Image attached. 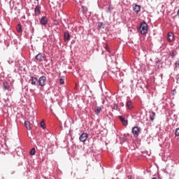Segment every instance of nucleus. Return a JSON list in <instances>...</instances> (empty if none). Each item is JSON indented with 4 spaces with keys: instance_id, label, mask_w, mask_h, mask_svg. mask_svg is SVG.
<instances>
[{
    "instance_id": "obj_1",
    "label": "nucleus",
    "mask_w": 179,
    "mask_h": 179,
    "mask_svg": "<svg viewBox=\"0 0 179 179\" xmlns=\"http://www.w3.org/2000/svg\"><path fill=\"white\" fill-rule=\"evenodd\" d=\"M139 30L141 34H148V24L145 22H142L140 25Z\"/></svg>"
},
{
    "instance_id": "obj_2",
    "label": "nucleus",
    "mask_w": 179,
    "mask_h": 179,
    "mask_svg": "<svg viewBox=\"0 0 179 179\" xmlns=\"http://www.w3.org/2000/svg\"><path fill=\"white\" fill-rule=\"evenodd\" d=\"M38 83L39 84V86H45L47 85V77L46 76H41L39 78L38 80Z\"/></svg>"
},
{
    "instance_id": "obj_3",
    "label": "nucleus",
    "mask_w": 179,
    "mask_h": 179,
    "mask_svg": "<svg viewBox=\"0 0 179 179\" xmlns=\"http://www.w3.org/2000/svg\"><path fill=\"white\" fill-rule=\"evenodd\" d=\"M132 134L134 136H135L136 138H138V136H139V134H141V128L138 127H133Z\"/></svg>"
},
{
    "instance_id": "obj_4",
    "label": "nucleus",
    "mask_w": 179,
    "mask_h": 179,
    "mask_svg": "<svg viewBox=\"0 0 179 179\" xmlns=\"http://www.w3.org/2000/svg\"><path fill=\"white\" fill-rule=\"evenodd\" d=\"M29 83L34 86H37L38 83V79H37L36 77L31 76L29 79Z\"/></svg>"
},
{
    "instance_id": "obj_5",
    "label": "nucleus",
    "mask_w": 179,
    "mask_h": 179,
    "mask_svg": "<svg viewBox=\"0 0 179 179\" xmlns=\"http://www.w3.org/2000/svg\"><path fill=\"white\" fill-rule=\"evenodd\" d=\"M80 142H86L87 139V134L86 133H83L79 138Z\"/></svg>"
},
{
    "instance_id": "obj_6",
    "label": "nucleus",
    "mask_w": 179,
    "mask_h": 179,
    "mask_svg": "<svg viewBox=\"0 0 179 179\" xmlns=\"http://www.w3.org/2000/svg\"><path fill=\"white\" fill-rule=\"evenodd\" d=\"M36 61H38L39 62H41L43 59H44V55L43 53H39L36 56Z\"/></svg>"
},
{
    "instance_id": "obj_7",
    "label": "nucleus",
    "mask_w": 179,
    "mask_h": 179,
    "mask_svg": "<svg viewBox=\"0 0 179 179\" xmlns=\"http://www.w3.org/2000/svg\"><path fill=\"white\" fill-rule=\"evenodd\" d=\"M48 22V20L46 17H42L40 20L41 24H43V26L45 25Z\"/></svg>"
},
{
    "instance_id": "obj_8",
    "label": "nucleus",
    "mask_w": 179,
    "mask_h": 179,
    "mask_svg": "<svg viewBox=\"0 0 179 179\" xmlns=\"http://www.w3.org/2000/svg\"><path fill=\"white\" fill-rule=\"evenodd\" d=\"M133 10L134 12H136V13H138V12L141 11V6L138 5V4H135L133 6Z\"/></svg>"
},
{
    "instance_id": "obj_9",
    "label": "nucleus",
    "mask_w": 179,
    "mask_h": 179,
    "mask_svg": "<svg viewBox=\"0 0 179 179\" xmlns=\"http://www.w3.org/2000/svg\"><path fill=\"white\" fill-rule=\"evenodd\" d=\"M3 87L4 90H10V85L6 82L3 83Z\"/></svg>"
},
{
    "instance_id": "obj_10",
    "label": "nucleus",
    "mask_w": 179,
    "mask_h": 179,
    "mask_svg": "<svg viewBox=\"0 0 179 179\" xmlns=\"http://www.w3.org/2000/svg\"><path fill=\"white\" fill-rule=\"evenodd\" d=\"M94 113L96 115H99V114H100V113H101V107L96 106L94 108Z\"/></svg>"
},
{
    "instance_id": "obj_11",
    "label": "nucleus",
    "mask_w": 179,
    "mask_h": 179,
    "mask_svg": "<svg viewBox=\"0 0 179 179\" xmlns=\"http://www.w3.org/2000/svg\"><path fill=\"white\" fill-rule=\"evenodd\" d=\"M71 40V35L68 32H64V41Z\"/></svg>"
},
{
    "instance_id": "obj_12",
    "label": "nucleus",
    "mask_w": 179,
    "mask_h": 179,
    "mask_svg": "<svg viewBox=\"0 0 179 179\" xmlns=\"http://www.w3.org/2000/svg\"><path fill=\"white\" fill-rule=\"evenodd\" d=\"M119 120L123 124V125H128V120H125L122 116H119Z\"/></svg>"
},
{
    "instance_id": "obj_13",
    "label": "nucleus",
    "mask_w": 179,
    "mask_h": 179,
    "mask_svg": "<svg viewBox=\"0 0 179 179\" xmlns=\"http://www.w3.org/2000/svg\"><path fill=\"white\" fill-rule=\"evenodd\" d=\"M174 40V35H173V33L169 32L168 34V41H173Z\"/></svg>"
},
{
    "instance_id": "obj_14",
    "label": "nucleus",
    "mask_w": 179,
    "mask_h": 179,
    "mask_svg": "<svg viewBox=\"0 0 179 179\" xmlns=\"http://www.w3.org/2000/svg\"><path fill=\"white\" fill-rule=\"evenodd\" d=\"M155 117H156V113L151 112V114L150 115V120L152 122L155 121Z\"/></svg>"
},
{
    "instance_id": "obj_15",
    "label": "nucleus",
    "mask_w": 179,
    "mask_h": 179,
    "mask_svg": "<svg viewBox=\"0 0 179 179\" xmlns=\"http://www.w3.org/2000/svg\"><path fill=\"white\" fill-rule=\"evenodd\" d=\"M24 125H25V128H27V129H31V127H30V122L25 121Z\"/></svg>"
},
{
    "instance_id": "obj_16",
    "label": "nucleus",
    "mask_w": 179,
    "mask_h": 179,
    "mask_svg": "<svg viewBox=\"0 0 179 179\" xmlns=\"http://www.w3.org/2000/svg\"><path fill=\"white\" fill-rule=\"evenodd\" d=\"M127 107L129 110H132V102L131 101L127 102Z\"/></svg>"
},
{
    "instance_id": "obj_17",
    "label": "nucleus",
    "mask_w": 179,
    "mask_h": 179,
    "mask_svg": "<svg viewBox=\"0 0 179 179\" xmlns=\"http://www.w3.org/2000/svg\"><path fill=\"white\" fill-rule=\"evenodd\" d=\"M34 12L36 15H40V6H36Z\"/></svg>"
},
{
    "instance_id": "obj_18",
    "label": "nucleus",
    "mask_w": 179,
    "mask_h": 179,
    "mask_svg": "<svg viewBox=\"0 0 179 179\" xmlns=\"http://www.w3.org/2000/svg\"><path fill=\"white\" fill-rule=\"evenodd\" d=\"M169 55L170 57H171V58H174L176 55H177V53L176 52V51L172 50L170 52Z\"/></svg>"
},
{
    "instance_id": "obj_19",
    "label": "nucleus",
    "mask_w": 179,
    "mask_h": 179,
    "mask_svg": "<svg viewBox=\"0 0 179 179\" xmlns=\"http://www.w3.org/2000/svg\"><path fill=\"white\" fill-rule=\"evenodd\" d=\"M17 31L18 33H22V26L20 24H18L17 26Z\"/></svg>"
},
{
    "instance_id": "obj_20",
    "label": "nucleus",
    "mask_w": 179,
    "mask_h": 179,
    "mask_svg": "<svg viewBox=\"0 0 179 179\" xmlns=\"http://www.w3.org/2000/svg\"><path fill=\"white\" fill-rule=\"evenodd\" d=\"M30 155L31 156H34V155H36V148H32L30 151Z\"/></svg>"
},
{
    "instance_id": "obj_21",
    "label": "nucleus",
    "mask_w": 179,
    "mask_h": 179,
    "mask_svg": "<svg viewBox=\"0 0 179 179\" xmlns=\"http://www.w3.org/2000/svg\"><path fill=\"white\" fill-rule=\"evenodd\" d=\"M98 27H99V29H104V25L103 24V22H99V23L98 24Z\"/></svg>"
},
{
    "instance_id": "obj_22",
    "label": "nucleus",
    "mask_w": 179,
    "mask_h": 179,
    "mask_svg": "<svg viewBox=\"0 0 179 179\" xmlns=\"http://www.w3.org/2000/svg\"><path fill=\"white\" fill-rule=\"evenodd\" d=\"M40 125H41V128H43V129L45 128V123H44V122H41L40 123Z\"/></svg>"
},
{
    "instance_id": "obj_23",
    "label": "nucleus",
    "mask_w": 179,
    "mask_h": 179,
    "mask_svg": "<svg viewBox=\"0 0 179 179\" xmlns=\"http://www.w3.org/2000/svg\"><path fill=\"white\" fill-rule=\"evenodd\" d=\"M175 135L176 136H179V127L176 129Z\"/></svg>"
},
{
    "instance_id": "obj_24",
    "label": "nucleus",
    "mask_w": 179,
    "mask_h": 179,
    "mask_svg": "<svg viewBox=\"0 0 179 179\" xmlns=\"http://www.w3.org/2000/svg\"><path fill=\"white\" fill-rule=\"evenodd\" d=\"M59 82H60V85H64V83H65V81H64V79L62 78L59 79Z\"/></svg>"
},
{
    "instance_id": "obj_25",
    "label": "nucleus",
    "mask_w": 179,
    "mask_h": 179,
    "mask_svg": "<svg viewBox=\"0 0 179 179\" xmlns=\"http://www.w3.org/2000/svg\"><path fill=\"white\" fill-rule=\"evenodd\" d=\"M152 179H157V178H152Z\"/></svg>"
},
{
    "instance_id": "obj_26",
    "label": "nucleus",
    "mask_w": 179,
    "mask_h": 179,
    "mask_svg": "<svg viewBox=\"0 0 179 179\" xmlns=\"http://www.w3.org/2000/svg\"><path fill=\"white\" fill-rule=\"evenodd\" d=\"M36 1H38V0H36Z\"/></svg>"
}]
</instances>
